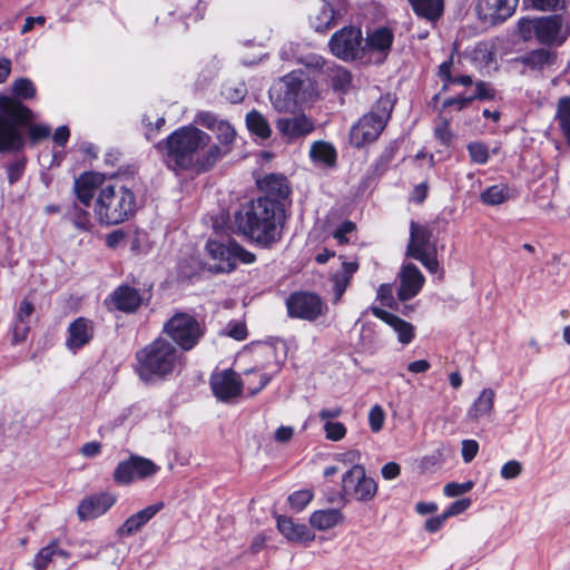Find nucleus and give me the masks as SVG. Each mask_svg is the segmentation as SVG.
Here are the masks:
<instances>
[{"label":"nucleus","mask_w":570,"mask_h":570,"mask_svg":"<svg viewBox=\"0 0 570 570\" xmlns=\"http://www.w3.org/2000/svg\"><path fill=\"white\" fill-rule=\"evenodd\" d=\"M435 137L445 146H449L453 139V132L450 129L448 120H440L434 128Z\"/></svg>","instance_id":"obj_54"},{"label":"nucleus","mask_w":570,"mask_h":570,"mask_svg":"<svg viewBox=\"0 0 570 570\" xmlns=\"http://www.w3.org/2000/svg\"><path fill=\"white\" fill-rule=\"evenodd\" d=\"M518 30L524 41L535 39L544 46H561L570 37V23L561 14L522 18Z\"/></svg>","instance_id":"obj_6"},{"label":"nucleus","mask_w":570,"mask_h":570,"mask_svg":"<svg viewBox=\"0 0 570 570\" xmlns=\"http://www.w3.org/2000/svg\"><path fill=\"white\" fill-rule=\"evenodd\" d=\"M210 386L214 395L220 401H228L242 393L243 383L236 372L224 370L214 373L210 377Z\"/></svg>","instance_id":"obj_16"},{"label":"nucleus","mask_w":570,"mask_h":570,"mask_svg":"<svg viewBox=\"0 0 570 570\" xmlns=\"http://www.w3.org/2000/svg\"><path fill=\"white\" fill-rule=\"evenodd\" d=\"M435 250L436 247L432 242L431 228L415 222H411L406 256L412 258H422L423 255L429 253L433 254Z\"/></svg>","instance_id":"obj_15"},{"label":"nucleus","mask_w":570,"mask_h":570,"mask_svg":"<svg viewBox=\"0 0 570 570\" xmlns=\"http://www.w3.org/2000/svg\"><path fill=\"white\" fill-rule=\"evenodd\" d=\"M56 556L69 558V553L59 548L58 540H52L36 554L32 563L35 570H45Z\"/></svg>","instance_id":"obj_36"},{"label":"nucleus","mask_w":570,"mask_h":570,"mask_svg":"<svg viewBox=\"0 0 570 570\" xmlns=\"http://www.w3.org/2000/svg\"><path fill=\"white\" fill-rule=\"evenodd\" d=\"M377 493L376 481L366 474L364 465L350 466L341 479V494L350 500L368 502Z\"/></svg>","instance_id":"obj_10"},{"label":"nucleus","mask_w":570,"mask_h":570,"mask_svg":"<svg viewBox=\"0 0 570 570\" xmlns=\"http://www.w3.org/2000/svg\"><path fill=\"white\" fill-rule=\"evenodd\" d=\"M415 13L428 20L434 21L443 11L442 0H409Z\"/></svg>","instance_id":"obj_37"},{"label":"nucleus","mask_w":570,"mask_h":570,"mask_svg":"<svg viewBox=\"0 0 570 570\" xmlns=\"http://www.w3.org/2000/svg\"><path fill=\"white\" fill-rule=\"evenodd\" d=\"M276 128L287 142H293L312 134L314 121L306 115L278 118Z\"/></svg>","instance_id":"obj_17"},{"label":"nucleus","mask_w":570,"mask_h":570,"mask_svg":"<svg viewBox=\"0 0 570 570\" xmlns=\"http://www.w3.org/2000/svg\"><path fill=\"white\" fill-rule=\"evenodd\" d=\"M468 151L471 158V161L474 164L483 165L489 160V149L487 145L473 141L468 145Z\"/></svg>","instance_id":"obj_46"},{"label":"nucleus","mask_w":570,"mask_h":570,"mask_svg":"<svg viewBox=\"0 0 570 570\" xmlns=\"http://www.w3.org/2000/svg\"><path fill=\"white\" fill-rule=\"evenodd\" d=\"M325 439L332 442H338L346 436V426L338 421L327 422L323 425Z\"/></svg>","instance_id":"obj_45"},{"label":"nucleus","mask_w":570,"mask_h":570,"mask_svg":"<svg viewBox=\"0 0 570 570\" xmlns=\"http://www.w3.org/2000/svg\"><path fill=\"white\" fill-rule=\"evenodd\" d=\"M370 311L375 317L382 320L394 330L400 343L407 345L413 341L414 326L411 323L377 306L370 307Z\"/></svg>","instance_id":"obj_26"},{"label":"nucleus","mask_w":570,"mask_h":570,"mask_svg":"<svg viewBox=\"0 0 570 570\" xmlns=\"http://www.w3.org/2000/svg\"><path fill=\"white\" fill-rule=\"evenodd\" d=\"M531 7L539 11H553L562 8L566 0H529Z\"/></svg>","instance_id":"obj_57"},{"label":"nucleus","mask_w":570,"mask_h":570,"mask_svg":"<svg viewBox=\"0 0 570 570\" xmlns=\"http://www.w3.org/2000/svg\"><path fill=\"white\" fill-rule=\"evenodd\" d=\"M70 218L75 227L79 230L88 232L91 229L92 224L90 214L78 205H73L69 212Z\"/></svg>","instance_id":"obj_43"},{"label":"nucleus","mask_w":570,"mask_h":570,"mask_svg":"<svg viewBox=\"0 0 570 570\" xmlns=\"http://www.w3.org/2000/svg\"><path fill=\"white\" fill-rule=\"evenodd\" d=\"M333 282V292H334V303L336 304L342 298L343 294L345 293L346 288L348 287L351 283V278L342 275L340 273H336L332 277Z\"/></svg>","instance_id":"obj_53"},{"label":"nucleus","mask_w":570,"mask_h":570,"mask_svg":"<svg viewBox=\"0 0 570 570\" xmlns=\"http://www.w3.org/2000/svg\"><path fill=\"white\" fill-rule=\"evenodd\" d=\"M381 473L385 480H394L401 474V466L396 462H389L382 466Z\"/></svg>","instance_id":"obj_64"},{"label":"nucleus","mask_w":570,"mask_h":570,"mask_svg":"<svg viewBox=\"0 0 570 570\" xmlns=\"http://www.w3.org/2000/svg\"><path fill=\"white\" fill-rule=\"evenodd\" d=\"M234 222L242 235L261 247L269 248L282 239L285 208L279 202L258 197L244 204L235 213Z\"/></svg>","instance_id":"obj_2"},{"label":"nucleus","mask_w":570,"mask_h":570,"mask_svg":"<svg viewBox=\"0 0 570 570\" xmlns=\"http://www.w3.org/2000/svg\"><path fill=\"white\" fill-rule=\"evenodd\" d=\"M521 472L522 464L517 460H511L502 465L500 474L504 480H512L518 478Z\"/></svg>","instance_id":"obj_56"},{"label":"nucleus","mask_w":570,"mask_h":570,"mask_svg":"<svg viewBox=\"0 0 570 570\" xmlns=\"http://www.w3.org/2000/svg\"><path fill=\"white\" fill-rule=\"evenodd\" d=\"M246 125L250 132L255 134L261 138H268L272 134L271 127L267 120L262 114L256 110H252L246 116Z\"/></svg>","instance_id":"obj_39"},{"label":"nucleus","mask_w":570,"mask_h":570,"mask_svg":"<svg viewBox=\"0 0 570 570\" xmlns=\"http://www.w3.org/2000/svg\"><path fill=\"white\" fill-rule=\"evenodd\" d=\"M557 52L546 48L534 49L520 58V61L532 70H543L557 61Z\"/></svg>","instance_id":"obj_34"},{"label":"nucleus","mask_w":570,"mask_h":570,"mask_svg":"<svg viewBox=\"0 0 570 570\" xmlns=\"http://www.w3.org/2000/svg\"><path fill=\"white\" fill-rule=\"evenodd\" d=\"M137 373L145 382L164 380L180 372L186 357L174 343L158 337L136 352Z\"/></svg>","instance_id":"obj_4"},{"label":"nucleus","mask_w":570,"mask_h":570,"mask_svg":"<svg viewBox=\"0 0 570 570\" xmlns=\"http://www.w3.org/2000/svg\"><path fill=\"white\" fill-rule=\"evenodd\" d=\"M309 66L314 67L315 69L325 68L324 73L335 91H338L340 94H346V91L350 89L352 75L344 67L337 66L335 63L326 66L322 57L312 58Z\"/></svg>","instance_id":"obj_22"},{"label":"nucleus","mask_w":570,"mask_h":570,"mask_svg":"<svg viewBox=\"0 0 570 570\" xmlns=\"http://www.w3.org/2000/svg\"><path fill=\"white\" fill-rule=\"evenodd\" d=\"M94 337V324L90 320L85 317H78L68 326V337L66 340V346L77 352L85 345H87Z\"/></svg>","instance_id":"obj_25"},{"label":"nucleus","mask_w":570,"mask_h":570,"mask_svg":"<svg viewBox=\"0 0 570 570\" xmlns=\"http://www.w3.org/2000/svg\"><path fill=\"white\" fill-rule=\"evenodd\" d=\"M286 307L291 317L314 321L323 314L324 304L316 294L296 292L286 299Z\"/></svg>","instance_id":"obj_12"},{"label":"nucleus","mask_w":570,"mask_h":570,"mask_svg":"<svg viewBox=\"0 0 570 570\" xmlns=\"http://www.w3.org/2000/svg\"><path fill=\"white\" fill-rule=\"evenodd\" d=\"M12 95L0 94V153H18L26 139L21 127L33 120V111L22 100L36 96L37 89L28 78H19L11 85Z\"/></svg>","instance_id":"obj_3"},{"label":"nucleus","mask_w":570,"mask_h":570,"mask_svg":"<svg viewBox=\"0 0 570 570\" xmlns=\"http://www.w3.org/2000/svg\"><path fill=\"white\" fill-rule=\"evenodd\" d=\"M476 92L473 97L474 99H494L495 92L494 90L484 81H479L475 85Z\"/></svg>","instance_id":"obj_63"},{"label":"nucleus","mask_w":570,"mask_h":570,"mask_svg":"<svg viewBox=\"0 0 570 570\" xmlns=\"http://www.w3.org/2000/svg\"><path fill=\"white\" fill-rule=\"evenodd\" d=\"M473 487L474 482L471 480L463 483L450 482L444 485L443 493L445 497L455 498L470 492Z\"/></svg>","instance_id":"obj_49"},{"label":"nucleus","mask_w":570,"mask_h":570,"mask_svg":"<svg viewBox=\"0 0 570 570\" xmlns=\"http://www.w3.org/2000/svg\"><path fill=\"white\" fill-rule=\"evenodd\" d=\"M313 497V492L307 489L295 491L288 497V503L292 509L299 512L308 505Z\"/></svg>","instance_id":"obj_44"},{"label":"nucleus","mask_w":570,"mask_h":570,"mask_svg":"<svg viewBox=\"0 0 570 570\" xmlns=\"http://www.w3.org/2000/svg\"><path fill=\"white\" fill-rule=\"evenodd\" d=\"M385 422V412L383 407L375 404L368 412V425L372 432L377 433L383 429Z\"/></svg>","instance_id":"obj_47"},{"label":"nucleus","mask_w":570,"mask_h":570,"mask_svg":"<svg viewBox=\"0 0 570 570\" xmlns=\"http://www.w3.org/2000/svg\"><path fill=\"white\" fill-rule=\"evenodd\" d=\"M421 262L422 265L432 274H435L440 269V263L436 258V250L432 254H425L422 258H415Z\"/></svg>","instance_id":"obj_62"},{"label":"nucleus","mask_w":570,"mask_h":570,"mask_svg":"<svg viewBox=\"0 0 570 570\" xmlns=\"http://www.w3.org/2000/svg\"><path fill=\"white\" fill-rule=\"evenodd\" d=\"M354 229L355 224L346 220L333 233V236L340 244H345L347 243L346 235L352 233Z\"/></svg>","instance_id":"obj_61"},{"label":"nucleus","mask_w":570,"mask_h":570,"mask_svg":"<svg viewBox=\"0 0 570 570\" xmlns=\"http://www.w3.org/2000/svg\"><path fill=\"white\" fill-rule=\"evenodd\" d=\"M116 502L111 493H98L83 499L78 505L80 520H91L106 513Z\"/></svg>","instance_id":"obj_21"},{"label":"nucleus","mask_w":570,"mask_h":570,"mask_svg":"<svg viewBox=\"0 0 570 570\" xmlns=\"http://www.w3.org/2000/svg\"><path fill=\"white\" fill-rule=\"evenodd\" d=\"M345 12L346 8L343 3H332L326 0H321L309 17L311 24L318 32L326 31L333 27L337 19L342 18Z\"/></svg>","instance_id":"obj_19"},{"label":"nucleus","mask_w":570,"mask_h":570,"mask_svg":"<svg viewBox=\"0 0 570 570\" xmlns=\"http://www.w3.org/2000/svg\"><path fill=\"white\" fill-rule=\"evenodd\" d=\"M519 0H479L476 9L480 16L492 22L508 19L515 10Z\"/></svg>","instance_id":"obj_23"},{"label":"nucleus","mask_w":570,"mask_h":570,"mask_svg":"<svg viewBox=\"0 0 570 570\" xmlns=\"http://www.w3.org/2000/svg\"><path fill=\"white\" fill-rule=\"evenodd\" d=\"M247 376V389L250 394L261 392L272 380V374L258 373L255 370L246 371Z\"/></svg>","instance_id":"obj_41"},{"label":"nucleus","mask_w":570,"mask_h":570,"mask_svg":"<svg viewBox=\"0 0 570 570\" xmlns=\"http://www.w3.org/2000/svg\"><path fill=\"white\" fill-rule=\"evenodd\" d=\"M344 520L342 512L337 509H325L314 511L309 517V523L317 530H328L337 524H341Z\"/></svg>","instance_id":"obj_35"},{"label":"nucleus","mask_w":570,"mask_h":570,"mask_svg":"<svg viewBox=\"0 0 570 570\" xmlns=\"http://www.w3.org/2000/svg\"><path fill=\"white\" fill-rule=\"evenodd\" d=\"M246 92L247 90L244 83L225 86L222 90L223 96L233 104L242 101Z\"/></svg>","instance_id":"obj_52"},{"label":"nucleus","mask_w":570,"mask_h":570,"mask_svg":"<svg viewBox=\"0 0 570 570\" xmlns=\"http://www.w3.org/2000/svg\"><path fill=\"white\" fill-rule=\"evenodd\" d=\"M394 35L391 29L386 27H380L371 32H367L365 38V50L379 52L383 56V59L387 56Z\"/></svg>","instance_id":"obj_31"},{"label":"nucleus","mask_w":570,"mask_h":570,"mask_svg":"<svg viewBox=\"0 0 570 570\" xmlns=\"http://www.w3.org/2000/svg\"><path fill=\"white\" fill-rule=\"evenodd\" d=\"M309 156L313 160L322 161L327 166H333L336 160L334 147L325 141H315L311 146Z\"/></svg>","instance_id":"obj_38"},{"label":"nucleus","mask_w":570,"mask_h":570,"mask_svg":"<svg viewBox=\"0 0 570 570\" xmlns=\"http://www.w3.org/2000/svg\"><path fill=\"white\" fill-rule=\"evenodd\" d=\"M276 525L282 535L289 542L306 544L315 539V533L306 524L296 523L288 517L278 515Z\"/></svg>","instance_id":"obj_24"},{"label":"nucleus","mask_w":570,"mask_h":570,"mask_svg":"<svg viewBox=\"0 0 570 570\" xmlns=\"http://www.w3.org/2000/svg\"><path fill=\"white\" fill-rule=\"evenodd\" d=\"M443 450L438 449L431 454H426L421 458L419 468L422 472H428L443 463Z\"/></svg>","instance_id":"obj_48"},{"label":"nucleus","mask_w":570,"mask_h":570,"mask_svg":"<svg viewBox=\"0 0 570 570\" xmlns=\"http://www.w3.org/2000/svg\"><path fill=\"white\" fill-rule=\"evenodd\" d=\"M400 286L397 297L406 302L415 297L422 289L425 277L421 271L412 263L404 264L399 273Z\"/></svg>","instance_id":"obj_18"},{"label":"nucleus","mask_w":570,"mask_h":570,"mask_svg":"<svg viewBox=\"0 0 570 570\" xmlns=\"http://www.w3.org/2000/svg\"><path fill=\"white\" fill-rule=\"evenodd\" d=\"M554 118L559 126L570 124V96L562 97L558 100Z\"/></svg>","instance_id":"obj_51"},{"label":"nucleus","mask_w":570,"mask_h":570,"mask_svg":"<svg viewBox=\"0 0 570 570\" xmlns=\"http://www.w3.org/2000/svg\"><path fill=\"white\" fill-rule=\"evenodd\" d=\"M224 333L236 341H244L248 335L246 324L239 321L229 322Z\"/></svg>","instance_id":"obj_50"},{"label":"nucleus","mask_w":570,"mask_h":570,"mask_svg":"<svg viewBox=\"0 0 570 570\" xmlns=\"http://www.w3.org/2000/svg\"><path fill=\"white\" fill-rule=\"evenodd\" d=\"M111 299L119 311L127 313L136 311L142 301L139 291L127 285L115 289Z\"/></svg>","instance_id":"obj_32"},{"label":"nucleus","mask_w":570,"mask_h":570,"mask_svg":"<svg viewBox=\"0 0 570 570\" xmlns=\"http://www.w3.org/2000/svg\"><path fill=\"white\" fill-rule=\"evenodd\" d=\"M35 312L33 304L27 298L22 299L16 313V323L13 326V341L22 342L27 338L29 332L30 317Z\"/></svg>","instance_id":"obj_33"},{"label":"nucleus","mask_w":570,"mask_h":570,"mask_svg":"<svg viewBox=\"0 0 570 570\" xmlns=\"http://www.w3.org/2000/svg\"><path fill=\"white\" fill-rule=\"evenodd\" d=\"M165 507L163 501L156 502L131 514L117 529V535L125 538L139 532Z\"/></svg>","instance_id":"obj_20"},{"label":"nucleus","mask_w":570,"mask_h":570,"mask_svg":"<svg viewBox=\"0 0 570 570\" xmlns=\"http://www.w3.org/2000/svg\"><path fill=\"white\" fill-rule=\"evenodd\" d=\"M105 186L104 176L97 173H83L75 180V193L78 200L89 207L96 191Z\"/></svg>","instance_id":"obj_27"},{"label":"nucleus","mask_w":570,"mask_h":570,"mask_svg":"<svg viewBox=\"0 0 570 570\" xmlns=\"http://www.w3.org/2000/svg\"><path fill=\"white\" fill-rule=\"evenodd\" d=\"M158 469L153 461L135 455L127 461L118 463L114 472V479L119 484H129L136 479L154 475Z\"/></svg>","instance_id":"obj_14"},{"label":"nucleus","mask_w":570,"mask_h":570,"mask_svg":"<svg viewBox=\"0 0 570 570\" xmlns=\"http://www.w3.org/2000/svg\"><path fill=\"white\" fill-rule=\"evenodd\" d=\"M206 249L209 256L216 262L209 269L216 273H230L236 267L237 261L244 264L255 262V255L253 253L232 240L227 244L208 240Z\"/></svg>","instance_id":"obj_9"},{"label":"nucleus","mask_w":570,"mask_h":570,"mask_svg":"<svg viewBox=\"0 0 570 570\" xmlns=\"http://www.w3.org/2000/svg\"><path fill=\"white\" fill-rule=\"evenodd\" d=\"M136 210V197L121 184H107L98 191L94 212L102 225H117L127 220Z\"/></svg>","instance_id":"obj_5"},{"label":"nucleus","mask_w":570,"mask_h":570,"mask_svg":"<svg viewBox=\"0 0 570 570\" xmlns=\"http://www.w3.org/2000/svg\"><path fill=\"white\" fill-rule=\"evenodd\" d=\"M258 188L275 202L287 198L291 193L287 178L282 174H267L263 178L257 179Z\"/></svg>","instance_id":"obj_29"},{"label":"nucleus","mask_w":570,"mask_h":570,"mask_svg":"<svg viewBox=\"0 0 570 570\" xmlns=\"http://www.w3.org/2000/svg\"><path fill=\"white\" fill-rule=\"evenodd\" d=\"M462 459L465 463L471 462L479 452V444L475 440L462 441Z\"/></svg>","instance_id":"obj_59"},{"label":"nucleus","mask_w":570,"mask_h":570,"mask_svg":"<svg viewBox=\"0 0 570 570\" xmlns=\"http://www.w3.org/2000/svg\"><path fill=\"white\" fill-rule=\"evenodd\" d=\"M328 47L331 52L345 61L363 58L365 47L360 28L344 27L336 31L330 39Z\"/></svg>","instance_id":"obj_11"},{"label":"nucleus","mask_w":570,"mask_h":570,"mask_svg":"<svg viewBox=\"0 0 570 570\" xmlns=\"http://www.w3.org/2000/svg\"><path fill=\"white\" fill-rule=\"evenodd\" d=\"M471 504H472V501L469 498H463V499L456 500V501L452 502L450 504V507L444 511L445 517H448V519H449L450 517L461 514L465 510H468L471 507Z\"/></svg>","instance_id":"obj_58"},{"label":"nucleus","mask_w":570,"mask_h":570,"mask_svg":"<svg viewBox=\"0 0 570 570\" xmlns=\"http://www.w3.org/2000/svg\"><path fill=\"white\" fill-rule=\"evenodd\" d=\"M24 128L28 129L29 142L31 145L38 144L39 141L48 138L51 134L50 126L45 124H32V120L28 125L21 127L22 134Z\"/></svg>","instance_id":"obj_42"},{"label":"nucleus","mask_w":570,"mask_h":570,"mask_svg":"<svg viewBox=\"0 0 570 570\" xmlns=\"http://www.w3.org/2000/svg\"><path fill=\"white\" fill-rule=\"evenodd\" d=\"M164 333L181 350L194 348L205 334V327L198 320L184 312L175 313L165 324Z\"/></svg>","instance_id":"obj_8"},{"label":"nucleus","mask_w":570,"mask_h":570,"mask_svg":"<svg viewBox=\"0 0 570 570\" xmlns=\"http://www.w3.org/2000/svg\"><path fill=\"white\" fill-rule=\"evenodd\" d=\"M334 459L344 465H351V466L361 465L360 464L361 452L355 449H351L345 452L337 453V454H335Z\"/></svg>","instance_id":"obj_55"},{"label":"nucleus","mask_w":570,"mask_h":570,"mask_svg":"<svg viewBox=\"0 0 570 570\" xmlns=\"http://www.w3.org/2000/svg\"><path fill=\"white\" fill-rule=\"evenodd\" d=\"M480 197L487 205H500L509 198V187L507 185H493L487 188Z\"/></svg>","instance_id":"obj_40"},{"label":"nucleus","mask_w":570,"mask_h":570,"mask_svg":"<svg viewBox=\"0 0 570 570\" xmlns=\"http://www.w3.org/2000/svg\"><path fill=\"white\" fill-rule=\"evenodd\" d=\"M210 136L195 126H184L158 144L167 166L174 170L196 169L206 171L222 157L223 150L212 144Z\"/></svg>","instance_id":"obj_1"},{"label":"nucleus","mask_w":570,"mask_h":570,"mask_svg":"<svg viewBox=\"0 0 570 570\" xmlns=\"http://www.w3.org/2000/svg\"><path fill=\"white\" fill-rule=\"evenodd\" d=\"M393 101L390 96L381 97L372 110L364 115L350 131L351 144L360 148L377 139L390 119Z\"/></svg>","instance_id":"obj_7"},{"label":"nucleus","mask_w":570,"mask_h":570,"mask_svg":"<svg viewBox=\"0 0 570 570\" xmlns=\"http://www.w3.org/2000/svg\"><path fill=\"white\" fill-rule=\"evenodd\" d=\"M343 413V409L338 405L332 407H323L318 412V417L324 424L327 422H334L335 419L340 417Z\"/></svg>","instance_id":"obj_60"},{"label":"nucleus","mask_w":570,"mask_h":570,"mask_svg":"<svg viewBox=\"0 0 570 570\" xmlns=\"http://www.w3.org/2000/svg\"><path fill=\"white\" fill-rule=\"evenodd\" d=\"M282 82L288 98L295 102L305 101L308 98L320 95L318 92H305L306 80L302 71H292L284 76Z\"/></svg>","instance_id":"obj_30"},{"label":"nucleus","mask_w":570,"mask_h":570,"mask_svg":"<svg viewBox=\"0 0 570 570\" xmlns=\"http://www.w3.org/2000/svg\"><path fill=\"white\" fill-rule=\"evenodd\" d=\"M195 122L213 131L223 150V156L232 150V146L236 140V130L234 126L226 119L219 118L210 111H199L195 117Z\"/></svg>","instance_id":"obj_13"},{"label":"nucleus","mask_w":570,"mask_h":570,"mask_svg":"<svg viewBox=\"0 0 570 570\" xmlns=\"http://www.w3.org/2000/svg\"><path fill=\"white\" fill-rule=\"evenodd\" d=\"M495 392L491 387L483 389L466 411V420L478 423L482 419H491L494 412Z\"/></svg>","instance_id":"obj_28"}]
</instances>
